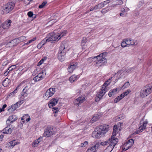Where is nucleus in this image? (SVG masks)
Wrapping results in <instances>:
<instances>
[{"label": "nucleus", "instance_id": "37998d69", "mask_svg": "<svg viewBox=\"0 0 152 152\" xmlns=\"http://www.w3.org/2000/svg\"><path fill=\"white\" fill-rule=\"evenodd\" d=\"M100 144L101 145H109L108 140H107L106 141L102 142L100 143Z\"/></svg>", "mask_w": 152, "mask_h": 152}, {"label": "nucleus", "instance_id": "20e7f679", "mask_svg": "<svg viewBox=\"0 0 152 152\" xmlns=\"http://www.w3.org/2000/svg\"><path fill=\"white\" fill-rule=\"evenodd\" d=\"M67 46L68 44L66 41L62 42L59 47L58 53V58L61 61H63L65 58V55L66 52V49Z\"/></svg>", "mask_w": 152, "mask_h": 152}, {"label": "nucleus", "instance_id": "de8ad7c7", "mask_svg": "<svg viewBox=\"0 0 152 152\" xmlns=\"http://www.w3.org/2000/svg\"><path fill=\"white\" fill-rule=\"evenodd\" d=\"M144 4V1H141L139 2L137 4V6L138 7H140L141 6Z\"/></svg>", "mask_w": 152, "mask_h": 152}, {"label": "nucleus", "instance_id": "ddd939ff", "mask_svg": "<svg viewBox=\"0 0 152 152\" xmlns=\"http://www.w3.org/2000/svg\"><path fill=\"white\" fill-rule=\"evenodd\" d=\"M107 90H105L102 88L100 89L99 94L95 97V100L96 102L99 101L102 97L104 95Z\"/></svg>", "mask_w": 152, "mask_h": 152}, {"label": "nucleus", "instance_id": "aec40b11", "mask_svg": "<svg viewBox=\"0 0 152 152\" xmlns=\"http://www.w3.org/2000/svg\"><path fill=\"white\" fill-rule=\"evenodd\" d=\"M58 102V100L57 98H53L50 101V102L48 104L49 107L50 108L56 105Z\"/></svg>", "mask_w": 152, "mask_h": 152}, {"label": "nucleus", "instance_id": "69168bd1", "mask_svg": "<svg viewBox=\"0 0 152 152\" xmlns=\"http://www.w3.org/2000/svg\"><path fill=\"white\" fill-rule=\"evenodd\" d=\"M3 137H4V136L1 134V135H0V141H2V139L3 138Z\"/></svg>", "mask_w": 152, "mask_h": 152}, {"label": "nucleus", "instance_id": "7c9ffc66", "mask_svg": "<svg viewBox=\"0 0 152 152\" xmlns=\"http://www.w3.org/2000/svg\"><path fill=\"white\" fill-rule=\"evenodd\" d=\"M50 42V40H49L48 38H47V36L41 42V44H42V45H43L47 42Z\"/></svg>", "mask_w": 152, "mask_h": 152}, {"label": "nucleus", "instance_id": "bf43d9fd", "mask_svg": "<svg viewBox=\"0 0 152 152\" xmlns=\"http://www.w3.org/2000/svg\"><path fill=\"white\" fill-rule=\"evenodd\" d=\"M118 127H118L117 125H115L113 127V130L117 131Z\"/></svg>", "mask_w": 152, "mask_h": 152}, {"label": "nucleus", "instance_id": "4468645a", "mask_svg": "<svg viewBox=\"0 0 152 152\" xmlns=\"http://www.w3.org/2000/svg\"><path fill=\"white\" fill-rule=\"evenodd\" d=\"M55 92V89L54 88H50L48 90L45 94L44 96L46 97V99L52 96Z\"/></svg>", "mask_w": 152, "mask_h": 152}, {"label": "nucleus", "instance_id": "bb28decb", "mask_svg": "<svg viewBox=\"0 0 152 152\" xmlns=\"http://www.w3.org/2000/svg\"><path fill=\"white\" fill-rule=\"evenodd\" d=\"M123 96H122V95L121 94L120 95L117 97L115 99L114 101V102L115 103H117L123 98Z\"/></svg>", "mask_w": 152, "mask_h": 152}, {"label": "nucleus", "instance_id": "5fc2aeb1", "mask_svg": "<svg viewBox=\"0 0 152 152\" xmlns=\"http://www.w3.org/2000/svg\"><path fill=\"white\" fill-rule=\"evenodd\" d=\"M33 80L35 82L39 81L40 80V78H39L37 76H35L33 79Z\"/></svg>", "mask_w": 152, "mask_h": 152}, {"label": "nucleus", "instance_id": "8fccbe9b", "mask_svg": "<svg viewBox=\"0 0 152 152\" xmlns=\"http://www.w3.org/2000/svg\"><path fill=\"white\" fill-rule=\"evenodd\" d=\"M116 131H113L112 135L111 137H113V138H116L115 137L116 134Z\"/></svg>", "mask_w": 152, "mask_h": 152}, {"label": "nucleus", "instance_id": "c756f323", "mask_svg": "<svg viewBox=\"0 0 152 152\" xmlns=\"http://www.w3.org/2000/svg\"><path fill=\"white\" fill-rule=\"evenodd\" d=\"M103 7V5L101 3H99L98 4L95 5L94 6V8L95 10H97L102 8Z\"/></svg>", "mask_w": 152, "mask_h": 152}, {"label": "nucleus", "instance_id": "f257e3e1", "mask_svg": "<svg viewBox=\"0 0 152 152\" xmlns=\"http://www.w3.org/2000/svg\"><path fill=\"white\" fill-rule=\"evenodd\" d=\"M106 54L103 53L94 57H90L87 59L88 63L90 64L92 61H94V65L97 67L104 66L107 63V59L105 58Z\"/></svg>", "mask_w": 152, "mask_h": 152}, {"label": "nucleus", "instance_id": "9d476101", "mask_svg": "<svg viewBox=\"0 0 152 152\" xmlns=\"http://www.w3.org/2000/svg\"><path fill=\"white\" fill-rule=\"evenodd\" d=\"M12 22L11 20H7L3 24L2 26L0 25V34L2 32L3 29H8L11 26L10 24Z\"/></svg>", "mask_w": 152, "mask_h": 152}, {"label": "nucleus", "instance_id": "0e129e2a", "mask_svg": "<svg viewBox=\"0 0 152 152\" xmlns=\"http://www.w3.org/2000/svg\"><path fill=\"white\" fill-rule=\"evenodd\" d=\"M111 91H110L108 94L109 96L110 97H111L112 95H114L113 93H112V92Z\"/></svg>", "mask_w": 152, "mask_h": 152}, {"label": "nucleus", "instance_id": "e433bc0d", "mask_svg": "<svg viewBox=\"0 0 152 152\" xmlns=\"http://www.w3.org/2000/svg\"><path fill=\"white\" fill-rule=\"evenodd\" d=\"M124 118V116L121 115H120L118 116L116 118L115 120H116L117 121H119L120 120L123 119Z\"/></svg>", "mask_w": 152, "mask_h": 152}, {"label": "nucleus", "instance_id": "9b49d317", "mask_svg": "<svg viewBox=\"0 0 152 152\" xmlns=\"http://www.w3.org/2000/svg\"><path fill=\"white\" fill-rule=\"evenodd\" d=\"M134 143L133 140L130 139L126 141L123 145V149L126 151L131 147Z\"/></svg>", "mask_w": 152, "mask_h": 152}, {"label": "nucleus", "instance_id": "393cba45", "mask_svg": "<svg viewBox=\"0 0 152 152\" xmlns=\"http://www.w3.org/2000/svg\"><path fill=\"white\" fill-rule=\"evenodd\" d=\"M77 77V76L73 75L71 76L69 79V80L71 83H73L75 81Z\"/></svg>", "mask_w": 152, "mask_h": 152}, {"label": "nucleus", "instance_id": "c03bdc74", "mask_svg": "<svg viewBox=\"0 0 152 152\" xmlns=\"http://www.w3.org/2000/svg\"><path fill=\"white\" fill-rule=\"evenodd\" d=\"M137 44V42L134 41V40L131 39V42H130V46L131 45H136Z\"/></svg>", "mask_w": 152, "mask_h": 152}, {"label": "nucleus", "instance_id": "ea45409f", "mask_svg": "<svg viewBox=\"0 0 152 152\" xmlns=\"http://www.w3.org/2000/svg\"><path fill=\"white\" fill-rule=\"evenodd\" d=\"M47 4V2L44 1L39 6V8L40 9L43 8L44 7L45 5Z\"/></svg>", "mask_w": 152, "mask_h": 152}, {"label": "nucleus", "instance_id": "6ab92c4d", "mask_svg": "<svg viewBox=\"0 0 152 152\" xmlns=\"http://www.w3.org/2000/svg\"><path fill=\"white\" fill-rule=\"evenodd\" d=\"M85 97H80L74 101V104L75 105H78L79 104L82 103L84 100Z\"/></svg>", "mask_w": 152, "mask_h": 152}, {"label": "nucleus", "instance_id": "c9c22d12", "mask_svg": "<svg viewBox=\"0 0 152 152\" xmlns=\"http://www.w3.org/2000/svg\"><path fill=\"white\" fill-rule=\"evenodd\" d=\"M131 91L129 89L128 90L121 94L122 95V96L124 97L125 96L127 95Z\"/></svg>", "mask_w": 152, "mask_h": 152}, {"label": "nucleus", "instance_id": "0eeeda50", "mask_svg": "<svg viewBox=\"0 0 152 152\" xmlns=\"http://www.w3.org/2000/svg\"><path fill=\"white\" fill-rule=\"evenodd\" d=\"M15 4L10 2L4 5L1 7V10L4 13L7 14L11 11L14 8Z\"/></svg>", "mask_w": 152, "mask_h": 152}, {"label": "nucleus", "instance_id": "4be33fe9", "mask_svg": "<svg viewBox=\"0 0 152 152\" xmlns=\"http://www.w3.org/2000/svg\"><path fill=\"white\" fill-rule=\"evenodd\" d=\"M20 142L18 140H13L8 143V145L11 148H13L16 145L20 144Z\"/></svg>", "mask_w": 152, "mask_h": 152}, {"label": "nucleus", "instance_id": "412c9836", "mask_svg": "<svg viewBox=\"0 0 152 152\" xmlns=\"http://www.w3.org/2000/svg\"><path fill=\"white\" fill-rule=\"evenodd\" d=\"M77 66V63H74L72 64H70L69 66L68 67V70L69 73L72 72L74 70Z\"/></svg>", "mask_w": 152, "mask_h": 152}, {"label": "nucleus", "instance_id": "e2e57ef3", "mask_svg": "<svg viewBox=\"0 0 152 152\" xmlns=\"http://www.w3.org/2000/svg\"><path fill=\"white\" fill-rule=\"evenodd\" d=\"M43 61V59L40 61L38 64V66H39L41 65Z\"/></svg>", "mask_w": 152, "mask_h": 152}, {"label": "nucleus", "instance_id": "39448f33", "mask_svg": "<svg viewBox=\"0 0 152 152\" xmlns=\"http://www.w3.org/2000/svg\"><path fill=\"white\" fill-rule=\"evenodd\" d=\"M152 92V82L143 87L141 90L140 96L142 98L147 96Z\"/></svg>", "mask_w": 152, "mask_h": 152}, {"label": "nucleus", "instance_id": "49530a36", "mask_svg": "<svg viewBox=\"0 0 152 152\" xmlns=\"http://www.w3.org/2000/svg\"><path fill=\"white\" fill-rule=\"evenodd\" d=\"M46 74V72L45 71H42V74L41 75V77L40 78V80H41L45 77Z\"/></svg>", "mask_w": 152, "mask_h": 152}, {"label": "nucleus", "instance_id": "864d4df0", "mask_svg": "<svg viewBox=\"0 0 152 152\" xmlns=\"http://www.w3.org/2000/svg\"><path fill=\"white\" fill-rule=\"evenodd\" d=\"M28 15L30 17H31L33 15V13L32 12L30 11L27 13Z\"/></svg>", "mask_w": 152, "mask_h": 152}, {"label": "nucleus", "instance_id": "79ce46f5", "mask_svg": "<svg viewBox=\"0 0 152 152\" xmlns=\"http://www.w3.org/2000/svg\"><path fill=\"white\" fill-rule=\"evenodd\" d=\"M17 65H12L9 68V71H12L14 69H15L17 67Z\"/></svg>", "mask_w": 152, "mask_h": 152}, {"label": "nucleus", "instance_id": "c85d7f7f", "mask_svg": "<svg viewBox=\"0 0 152 152\" xmlns=\"http://www.w3.org/2000/svg\"><path fill=\"white\" fill-rule=\"evenodd\" d=\"M9 119L12 123L13 122L16 121L17 119V117L15 115L11 116L9 117Z\"/></svg>", "mask_w": 152, "mask_h": 152}, {"label": "nucleus", "instance_id": "a878e982", "mask_svg": "<svg viewBox=\"0 0 152 152\" xmlns=\"http://www.w3.org/2000/svg\"><path fill=\"white\" fill-rule=\"evenodd\" d=\"M40 138H39L38 139L36 140L34 142L32 143V147H36L37 146V144L39 143L40 141Z\"/></svg>", "mask_w": 152, "mask_h": 152}, {"label": "nucleus", "instance_id": "2f4dec72", "mask_svg": "<svg viewBox=\"0 0 152 152\" xmlns=\"http://www.w3.org/2000/svg\"><path fill=\"white\" fill-rule=\"evenodd\" d=\"M98 119V116L97 115H95L93 117L91 120V122L93 123L96 121Z\"/></svg>", "mask_w": 152, "mask_h": 152}, {"label": "nucleus", "instance_id": "2eb2a0df", "mask_svg": "<svg viewBox=\"0 0 152 152\" xmlns=\"http://www.w3.org/2000/svg\"><path fill=\"white\" fill-rule=\"evenodd\" d=\"M148 123V122L147 120H145L144 121L143 123L137 129L135 133L136 134H137L140 132H142L143 130L146 128Z\"/></svg>", "mask_w": 152, "mask_h": 152}, {"label": "nucleus", "instance_id": "58836bf2", "mask_svg": "<svg viewBox=\"0 0 152 152\" xmlns=\"http://www.w3.org/2000/svg\"><path fill=\"white\" fill-rule=\"evenodd\" d=\"M130 85V84L129 82H126L122 87L123 89L128 87Z\"/></svg>", "mask_w": 152, "mask_h": 152}, {"label": "nucleus", "instance_id": "052dcab7", "mask_svg": "<svg viewBox=\"0 0 152 152\" xmlns=\"http://www.w3.org/2000/svg\"><path fill=\"white\" fill-rule=\"evenodd\" d=\"M7 124V126H10L11 124L12 123L11 122V121H10L9 119L6 121Z\"/></svg>", "mask_w": 152, "mask_h": 152}, {"label": "nucleus", "instance_id": "3c124183", "mask_svg": "<svg viewBox=\"0 0 152 152\" xmlns=\"http://www.w3.org/2000/svg\"><path fill=\"white\" fill-rule=\"evenodd\" d=\"M109 11L108 10H106V9H103L101 11V13L103 14H104L107 12Z\"/></svg>", "mask_w": 152, "mask_h": 152}, {"label": "nucleus", "instance_id": "a18cd8bd", "mask_svg": "<svg viewBox=\"0 0 152 152\" xmlns=\"http://www.w3.org/2000/svg\"><path fill=\"white\" fill-rule=\"evenodd\" d=\"M125 40L126 42V44L128 45V47L130 46V42H131V39H127Z\"/></svg>", "mask_w": 152, "mask_h": 152}, {"label": "nucleus", "instance_id": "f03ea898", "mask_svg": "<svg viewBox=\"0 0 152 152\" xmlns=\"http://www.w3.org/2000/svg\"><path fill=\"white\" fill-rule=\"evenodd\" d=\"M108 125L104 124L97 127L93 133V136L95 138H100L108 132L109 130Z\"/></svg>", "mask_w": 152, "mask_h": 152}, {"label": "nucleus", "instance_id": "13d9d810", "mask_svg": "<svg viewBox=\"0 0 152 152\" xmlns=\"http://www.w3.org/2000/svg\"><path fill=\"white\" fill-rule=\"evenodd\" d=\"M25 4H28L31 1L30 0H23Z\"/></svg>", "mask_w": 152, "mask_h": 152}, {"label": "nucleus", "instance_id": "09e8293b", "mask_svg": "<svg viewBox=\"0 0 152 152\" xmlns=\"http://www.w3.org/2000/svg\"><path fill=\"white\" fill-rule=\"evenodd\" d=\"M9 79L8 78H6V79H5L4 81H3V85L4 86H6V85H5V83H9Z\"/></svg>", "mask_w": 152, "mask_h": 152}, {"label": "nucleus", "instance_id": "f3484780", "mask_svg": "<svg viewBox=\"0 0 152 152\" xmlns=\"http://www.w3.org/2000/svg\"><path fill=\"white\" fill-rule=\"evenodd\" d=\"M112 80L113 81L115 80V79L113 77L110 78L106 81L102 86V88L105 90H107V87L110 84V80Z\"/></svg>", "mask_w": 152, "mask_h": 152}, {"label": "nucleus", "instance_id": "6e6552de", "mask_svg": "<svg viewBox=\"0 0 152 152\" xmlns=\"http://www.w3.org/2000/svg\"><path fill=\"white\" fill-rule=\"evenodd\" d=\"M19 40L15 39L7 43L6 44L5 42H3L2 44L0 45V49H1L5 46L7 47H12L16 46L18 43Z\"/></svg>", "mask_w": 152, "mask_h": 152}, {"label": "nucleus", "instance_id": "a19ab883", "mask_svg": "<svg viewBox=\"0 0 152 152\" xmlns=\"http://www.w3.org/2000/svg\"><path fill=\"white\" fill-rule=\"evenodd\" d=\"M36 38L35 37V38H33V39H31L30 40H29L27 43H25L24 45H29V44L31 43L32 42H33V41H34L35 40H36Z\"/></svg>", "mask_w": 152, "mask_h": 152}, {"label": "nucleus", "instance_id": "dca6fc26", "mask_svg": "<svg viewBox=\"0 0 152 152\" xmlns=\"http://www.w3.org/2000/svg\"><path fill=\"white\" fill-rule=\"evenodd\" d=\"M109 145L114 147L117 144L118 141V140L117 138H113L111 137L108 139Z\"/></svg>", "mask_w": 152, "mask_h": 152}, {"label": "nucleus", "instance_id": "f704fd0d", "mask_svg": "<svg viewBox=\"0 0 152 152\" xmlns=\"http://www.w3.org/2000/svg\"><path fill=\"white\" fill-rule=\"evenodd\" d=\"M126 43V42L125 40L124 39L122 41V42L121 43V46L123 48L128 47V45Z\"/></svg>", "mask_w": 152, "mask_h": 152}, {"label": "nucleus", "instance_id": "4c0bfd02", "mask_svg": "<svg viewBox=\"0 0 152 152\" xmlns=\"http://www.w3.org/2000/svg\"><path fill=\"white\" fill-rule=\"evenodd\" d=\"M21 84H20L16 88V89H15L14 91L12 92L9 95V96H12L16 92L17 89L19 87V86Z\"/></svg>", "mask_w": 152, "mask_h": 152}, {"label": "nucleus", "instance_id": "cd10ccee", "mask_svg": "<svg viewBox=\"0 0 152 152\" xmlns=\"http://www.w3.org/2000/svg\"><path fill=\"white\" fill-rule=\"evenodd\" d=\"M114 148V147H113V146H112L109 145L105 149V152H111L112 151Z\"/></svg>", "mask_w": 152, "mask_h": 152}, {"label": "nucleus", "instance_id": "774afa93", "mask_svg": "<svg viewBox=\"0 0 152 152\" xmlns=\"http://www.w3.org/2000/svg\"><path fill=\"white\" fill-rule=\"evenodd\" d=\"M18 102V104H19V105L18 106H20V105L22 104L23 103V100H22V101H20L19 102Z\"/></svg>", "mask_w": 152, "mask_h": 152}, {"label": "nucleus", "instance_id": "72a5a7b5", "mask_svg": "<svg viewBox=\"0 0 152 152\" xmlns=\"http://www.w3.org/2000/svg\"><path fill=\"white\" fill-rule=\"evenodd\" d=\"M16 39H18L19 40L18 41V43H19V42H23L24 41L26 40V37L24 36H22L20 37H19L18 38H17Z\"/></svg>", "mask_w": 152, "mask_h": 152}, {"label": "nucleus", "instance_id": "473e14b6", "mask_svg": "<svg viewBox=\"0 0 152 152\" xmlns=\"http://www.w3.org/2000/svg\"><path fill=\"white\" fill-rule=\"evenodd\" d=\"M86 38H83V39L82 41V42L81 43V45L82 47V48H85V45L86 44Z\"/></svg>", "mask_w": 152, "mask_h": 152}, {"label": "nucleus", "instance_id": "603ef678", "mask_svg": "<svg viewBox=\"0 0 152 152\" xmlns=\"http://www.w3.org/2000/svg\"><path fill=\"white\" fill-rule=\"evenodd\" d=\"M109 3V1H106L104 2H103L101 3L103 5V7H104L105 5H106L107 3Z\"/></svg>", "mask_w": 152, "mask_h": 152}, {"label": "nucleus", "instance_id": "423d86ee", "mask_svg": "<svg viewBox=\"0 0 152 152\" xmlns=\"http://www.w3.org/2000/svg\"><path fill=\"white\" fill-rule=\"evenodd\" d=\"M133 69L132 68H131L126 71L124 70H119L113 77L115 79V80L116 81L120 78H124L126 76V74L131 72Z\"/></svg>", "mask_w": 152, "mask_h": 152}, {"label": "nucleus", "instance_id": "1a4fd4ad", "mask_svg": "<svg viewBox=\"0 0 152 152\" xmlns=\"http://www.w3.org/2000/svg\"><path fill=\"white\" fill-rule=\"evenodd\" d=\"M99 146V143L97 142H94L87 150L86 152H96Z\"/></svg>", "mask_w": 152, "mask_h": 152}, {"label": "nucleus", "instance_id": "f8f14e48", "mask_svg": "<svg viewBox=\"0 0 152 152\" xmlns=\"http://www.w3.org/2000/svg\"><path fill=\"white\" fill-rule=\"evenodd\" d=\"M31 86L30 83H27L23 89L21 93V95L24 97L27 96V93L30 90Z\"/></svg>", "mask_w": 152, "mask_h": 152}, {"label": "nucleus", "instance_id": "5701e85b", "mask_svg": "<svg viewBox=\"0 0 152 152\" xmlns=\"http://www.w3.org/2000/svg\"><path fill=\"white\" fill-rule=\"evenodd\" d=\"M19 106L18 105V102L12 105L11 107H9L8 109V111L9 112H12L15 110Z\"/></svg>", "mask_w": 152, "mask_h": 152}, {"label": "nucleus", "instance_id": "680f3d73", "mask_svg": "<svg viewBox=\"0 0 152 152\" xmlns=\"http://www.w3.org/2000/svg\"><path fill=\"white\" fill-rule=\"evenodd\" d=\"M111 91L112 92V93H113L114 95L117 92V89H114L113 90H111Z\"/></svg>", "mask_w": 152, "mask_h": 152}, {"label": "nucleus", "instance_id": "6e6d98bb", "mask_svg": "<svg viewBox=\"0 0 152 152\" xmlns=\"http://www.w3.org/2000/svg\"><path fill=\"white\" fill-rule=\"evenodd\" d=\"M53 111L54 113H56L58 112V108L57 107H53Z\"/></svg>", "mask_w": 152, "mask_h": 152}, {"label": "nucleus", "instance_id": "338daca9", "mask_svg": "<svg viewBox=\"0 0 152 152\" xmlns=\"http://www.w3.org/2000/svg\"><path fill=\"white\" fill-rule=\"evenodd\" d=\"M42 74V72H41L40 73H39L38 75H37L39 78H40V77H41V75Z\"/></svg>", "mask_w": 152, "mask_h": 152}, {"label": "nucleus", "instance_id": "b1692460", "mask_svg": "<svg viewBox=\"0 0 152 152\" xmlns=\"http://www.w3.org/2000/svg\"><path fill=\"white\" fill-rule=\"evenodd\" d=\"M2 131L4 134H10L12 133V129L11 128L7 126L4 128L2 130Z\"/></svg>", "mask_w": 152, "mask_h": 152}, {"label": "nucleus", "instance_id": "a211bd4d", "mask_svg": "<svg viewBox=\"0 0 152 152\" xmlns=\"http://www.w3.org/2000/svg\"><path fill=\"white\" fill-rule=\"evenodd\" d=\"M53 134V132L52 129L49 128L46 129L44 133V135L45 136L48 137L52 135Z\"/></svg>", "mask_w": 152, "mask_h": 152}, {"label": "nucleus", "instance_id": "7ed1b4c3", "mask_svg": "<svg viewBox=\"0 0 152 152\" xmlns=\"http://www.w3.org/2000/svg\"><path fill=\"white\" fill-rule=\"evenodd\" d=\"M67 33L66 31L64 30L58 34L55 33H51L47 35L50 42L53 43L54 41H58L61 38L66 35Z\"/></svg>", "mask_w": 152, "mask_h": 152}, {"label": "nucleus", "instance_id": "4d7b16f0", "mask_svg": "<svg viewBox=\"0 0 152 152\" xmlns=\"http://www.w3.org/2000/svg\"><path fill=\"white\" fill-rule=\"evenodd\" d=\"M123 4V1L121 0H119L118 1L116 5H121Z\"/></svg>", "mask_w": 152, "mask_h": 152}]
</instances>
